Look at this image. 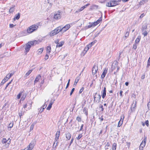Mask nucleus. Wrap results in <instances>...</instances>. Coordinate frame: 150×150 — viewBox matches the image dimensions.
Instances as JSON below:
<instances>
[{
  "label": "nucleus",
  "instance_id": "a211bd4d",
  "mask_svg": "<svg viewBox=\"0 0 150 150\" xmlns=\"http://www.w3.org/2000/svg\"><path fill=\"white\" fill-rule=\"evenodd\" d=\"M100 22V21L98 20L92 23L93 27L97 25Z\"/></svg>",
  "mask_w": 150,
  "mask_h": 150
},
{
  "label": "nucleus",
  "instance_id": "7ed1b4c3",
  "mask_svg": "<svg viewBox=\"0 0 150 150\" xmlns=\"http://www.w3.org/2000/svg\"><path fill=\"white\" fill-rule=\"evenodd\" d=\"M118 5V4H116L114 0L110 1L109 2H107L106 4V6L108 7H112Z\"/></svg>",
  "mask_w": 150,
  "mask_h": 150
},
{
  "label": "nucleus",
  "instance_id": "72a5a7b5",
  "mask_svg": "<svg viewBox=\"0 0 150 150\" xmlns=\"http://www.w3.org/2000/svg\"><path fill=\"white\" fill-rule=\"evenodd\" d=\"M147 28V26L146 25H143L142 29V31L145 30Z\"/></svg>",
  "mask_w": 150,
  "mask_h": 150
},
{
  "label": "nucleus",
  "instance_id": "39448f33",
  "mask_svg": "<svg viewBox=\"0 0 150 150\" xmlns=\"http://www.w3.org/2000/svg\"><path fill=\"white\" fill-rule=\"evenodd\" d=\"M100 94H97V93H96L94 97V102L96 103H98L100 101Z\"/></svg>",
  "mask_w": 150,
  "mask_h": 150
},
{
  "label": "nucleus",
  "instance_id": "37998d69",
  "mask_svg": "<svg viewBox=\"0 0 150 150\" xmlns=\"http://www.w3.org/2000/svg\"><path fill=\"white\" fill-rule=\"evenodd\" d=\"M76 120L79 122H81V119L80 117L78 116L76 118Z\"/></svg>",
  "mask_w": 150,
  "mask_h": 150
},
{
  "label": "nucleus",
  "instance_id": "3c124183",
  "mask_svg": "<svg viewBox=\"0 0 150 150\" xmlns=\"http://www.w3.org/2000/svg\"><path fill=\"white\" fill-rule=\"evenodd\" d=\"M54 100H55V99H51L50 101V103L49 104H51V105H52L53 103V102L54 101Z\"/></svg>",
  "mask_w": 150,
  "mask_h": 150
},
{
  "label": "nucleus",
  "instance_id": "c9c22d12",
  "mask_svg": "<svg viewBox=\"0 0 150 150\" xmlns=\"http://www.w3.org/2000/svg\"><path fill=\"white\" fill-rule=\"evenodd\" d=\"M7 142H7V144H5V146L6 147H8V146L9 145V144H10V143L11 142V139L9 138L7 140Z\"/></svg>",
  "mask_w": 150,
  "mask_h": 150
},
{
  "label": "nucleus",
  "instance_id": "0e129e2a",
  "mask_svg": "<svg viewBox=\"0 0 150 150\" xmlns=\"http://www.w3.org/2000/svg\"><path fill=\"white\" fill-rule=\"evenodd\" d=\"M84 88L83 87H82L81 88L80 90L79 91V93H81L83 91V90Z\"/></svg>",
  "mask_w": 150,
  "mask_h": 150
},
{
  "label": "nucleus",
  "instance_id": "13d9d810",
  "mask_svg": "<svg viewBox=\"0 0 150 150\" xmlns=\"http://www.w3.org/2000/svg\"><path fill=\"white\" fill-rule=\"evenodd\" d=\"M122 93L123 91L122 90L120 91V95L121 98H122Z\"/></svg>",
  "mask_w": 150,
  "mask_h": 150
},
{
  "label": "nucleus",
  "instance_id": "0eeeda50",
  "mask_svg": "<svg viewBox=\"0 0 150 150\" xmlns=\"http://www.w3.org/2000/svg\"><path fill=\"white\" fill-rule=\"evenodd\" d=\"M70 25L69 24H67L63 27H62L61 26L62 31L63 32H66L67 30H68L70 28Z\"/></svg>",
  "mask_w": 150,
  "mask_h": 150
},
{
  "label": "nucleus",
  "instance_id": "864d4df0",
  "mask_svg": "<svg viewBox=\"0 0 150 150\" xmlns=\"http://www.w3.org/2000/svg\"><path fill=\"white\" fill-rule=\"evenodd\" d=\"M74 90H75V88H73L71 90V91L70 93V96H71L72 95V94L73 93V92H74Z\"/></svg>",
  "mask_w": 150,
  "mask_h": 150
},
{
  "label": "nucleus",
  "instance_id": "2eb2a0df",
  "mask_svg": "<svg viewBox=\"0 0 150 150\" xmlns=\"http://www.w3.org/2000/svg\"><path fill=\"white\" fill-rule=\"evenodd\" d=\"M41 76L40 75H38L36 77L35 81L34 83H36L38 82L39 80L40 79Z\"/></svg>",
  "mask_w": 150,
  "mask_h": 150
},
{
  "label": "nucleus",
  "instance_id": "a19ab883",
  "mask_svg": "<svg viewBox=\"0 0 150 150\" xmlns=\"http://www.w3.org/2000/svg\"><path fill=\"white\" fill-rule=\"evenodd\" d=\"M52 105H51V104H49V105H48V107L46 108V109L47 110H50V109L52 107Z\"/></svg>",
  "mask_w": 150,
  "mask_h": 150
},
{
  "label": "nucleus",
  "instance_id": "dca6fc26",
  "mask_svg": "<svg viewBox=\"0 0 150 150\" xmlns=\"http://www.w3.org/2000/svg\"><path fill=\"white\" fill-rule=\"evenodd\" d=\"M98 6V5L93 4L90 6V9L91 10H93L95 9H97Z\"/></svg>",
  "mask_w": 150,
  "mask_h": 150
},
{
  "label": "nucleus",
  "instance_id": "603ef678",
  "mask_svg": "<svg viewBox=\"0 0 150 150\" xmlns=\"http://www.w3.org/2000/svg\"><path fill=\"white\" fill-rule=\"evenodd\" d=\"M122 124V122H120V121H119L118 123V125H117L118 127H120Z\"/></svg>",
  "mask_w": 150,
  "mask_h": 150
},
{
  "label": "nucleus",
  "instance_id": "338daca9",
  "mask_svg": "<svg viewBox=\"0 0 150 150\" xmlns=\"http://www.w3.org/2000/svg\"><path fill=\"white\" fill-rule=\"evenodd\" d=\"M121 0H114L116 4H118V2H120Z\"/></svg>",
  "mask_w": 150,
  "mask_h": 150
},
{
  "label": "nucleus",
  "instance_id": "c756f323",
  "mask_svg": "<svg viewBox=\"0 0 150 150\" xmlns=\"http://www.w3.org/2000/svg\"><path fill=\"white\" fill-rule=\"evenodd\" d=\"M8 80V79H6V78H4L2 80L1 83L0 85H3L4 83Z\"/></svg>",
  "mask_w": 150,
  "mask_h": 150
},
{
  "label": "nucleus",
  "instance_id": "5701e85b",
  "mask_svg": "<svg viewBox=\"0 0 150 150\" xmlns=\"http://www.w3.org/2000/svg\"><path fill=\"white\" fill-rule=\"evenodd\" d=\"M32 71V70H29L27 72L24 76V77L25 78L29 76L30 74L31 73Z\"/></svg>",
  "mask_w": 150,
  "mask_h": 150
},
{
  "label": "nucleus",
  "instance_id": "a878e982",
  "mask_svg": "<svg viewBox=\"0 0 150 150\" xmlns=\"http://www.w3.org/2000/svg\"><path fill=\"white\" fill-rule=\"evenodd\" d=\"M56 34H57L56 32H55V31H54V30L51 32L50 33V35L51 36H53L56 35Z\"/></svg>",
  "mask_w": 150,
  "mask_h": 150
},
{
  "label": "nucleus",
  "instance_id": "f3484780",
  "mask_svg": "<svg viewBox=\"0 0 150 150\" xmlns=\"http://www.w3.org/2000/svg\"><path fill=\"white\" fill-rule=\"evenodd\" d=\"M46 53L48 54H49L51 51V47L50 46H48L47 47Z\"/></svg>",
  "mask_w": 150,
  "mask_h": 150
},
{
  "label": "nucleus",
  "instance_id": "bf43d9fd",
  "mask_svg": "<svg viewBox=\"0 0 150 150\" xmlns=\"http://www.w3.org/2000/svg\"><path fill=\"white\" fill-rule=\"evenodd\" d=\"M145 15V14H144V13H143L142 14H141V16H140L139 18H143L144 16Z\"/></svg>",
  "mask_w": 150,
  "mask_h": 150
},
{
  "label": "nucleus",
  "instance_id": "09e8293b",
  "mask_svg": "<svg viewBox=\"0 0 150 150\" xmlns=\"http://www.w3.org/2000/svg\"><path fill=\"white\" fill-rule=\"evenodd\" d=\"M137 48V45L136 44H134L133 45L132 48L134 50H136Z\"/></svg>",
  "mask_w": 150,
  "mask_h": 150
},
{
  "label": "nucleus",
  "instance_id": "bb28decb",
  "mask_svg": "<svg viewBox=\"0 0 150 150\" xmlns=\"http://www.w3.org/2000/svg\"><path fill=\"white\" fill-rule=\"evenodd\" d=\"M142 34L143 35L144 37L146 36L147 35V32L146 30L142 31Z\"/></svg>",
  "mask_w": 150,
  "mask_h": 150
},
{
  "label": "nucleus",
  "instance_id": "aec40b11",
  "mask_svg": "<svg viewBox=\"0 0 150 150\" xmlns=\"http://www.w3.org/2000/svg\"><path fill=\"white\" fill-rule=\"evenodd\" d=\"M88 108L86 107H84L83 109V112L84 113L86 114V115L87 116L88 114Z\"/></svg>",
  "mask_w": 150,
  "mask_h": 150
},
{
  "label": "nucleus",
  "instance_id": "f8f14e48",
  "mask_svg": "<svg viewBox=\"0 0 150 150\" xmlns=\"http://www.w3.org/2000/svg\"><path fill=\"white\" fill-rule=\"evenodd\" d=\"M62 29H61V26H59L56 28L54 30V31H55V32H56V34H57L60 31H62Z\"/></svg>",
  "mask_w": 150,
  "mask_h": 150
},
{
  "label": "nucleus",
  "instance_id": "e2e57ef3",
  "mask_svg": "<svg viewBox=\"0 0 150 150\" xmlns=\"http://www.w3.org/2000/svg\"><path fill=\"white\" fill-rule=\"evenodd\" d=\"M21 93H20L17 95V98L18 99H19L21 96Z\"/></svg>",
  "mask_w": 150,
  "mask_h": 150
},
{
  "label": "nucleus",
  "instance_id": "680f3d73",
  "mask_svg": "<svg viewBox=\"0 0 150 150\" xmlns=\"http://www.w3.org/2000/svg\"><path fill=\"white\" fill-rule=\"evenodd\" d=\"M102 13H101V17L100 18L98 19L99 21H100V22L102 21Z\"/></svg>",
  "mask_w": 150,
  "mask_h": 150
},
{
  "label": "nucleus",
  "instance_id": "5fc2aeb1",
  "mask_svg": "<svg viewBox=\"0 0 150 150\" xmlns=\"http://www.w3.org/2000/svg\"><path fill=\"white\" fill-rule=\"evenodd\" d=\"M122 53V52L121 51H119V57H118V59H120V58L121 57V54Z\"/></svg>",
  "mask_w": 150,
  "mask_h": 150
},
{
  "label": "nucleus",
  "instance_id": "a18cd8bd",
  "mask_svg": "<svg viewBox=\"0 0 150 150\" xmlns=\"http://www.w3.org/2000/svg\"><path fill=\"white\" fill-rule=\"evenodd\" d=\"M82 136V135L81 134H80L79 135L78 137H76V139L77 140L79 139Z\"/></svg>",
  "mask_w": 150,
  "mask_h": 150
},
{
  "label": "nucleus",
  "instance_id": "ea45409f",
  "mask_svg": "<svg viewBox=\"0 0 150 150\" xmlns=\"http://www.w3.org/2000/svg\"><path fill=\"white\" fill-rule=\"evenodd\" d=\"M7 142V140L6 138H3L2 141V143L3 144L6 143Z\"/></svg>",
  "mask_w": 150,
  "mask_h": 150
},
{
  "label": "nucleus",
  "instance_id": "6e6552de",
  "mask_svg": "<svg viewBox=\"0 0 150 150\" xmlns=\"http://www.w3.org/2000/svg\"><path fill=\"white\" fill-rule=\"evenodd\" d=\"M98 70V66L96 64H95L93 66L92 70V72L93 74H95L97 72Z\"/></svg>",
  "mask_w": 150,
  "mask_h": 150
},
{
  "label": "nucleus",
  "instance_id": "412c9836",
  "mask_svg": "<svg viewBox=\"0 0 150 150\" xmlns=\"http://www.w3.org/2000/svg\"><path fill=\"white\" fill-rule=\"evenodd\" d=\"M79 77L78 76L77 77L76 79H75L74 83V86H76V85L77 83H78V81H79Z\"/></svg>",
  "mask_w": 150,
  "mask_h": 150
},
{
  "label": "nucleus",
  "instance_id": "9b49d317",
  "mask_svg": "<svg viewBox=\"0 0 150 150\" xmlns=\"http://www.w3.org/2000/svg\"><path fill=\"white\" fill-rule=\"evenodd\" d=\"M108 71V69L105 68V69L103 72L101 76V78L102 79H103L105 76V75L107 73Z\"/></svg>",
  "mask_w": 150,
  "mask_h": 150
},
{
  "label": "nucleus",
  "instance_id": "58836bf2",
  "mask_svg": "<svg viewBox=\"0 0 150 150\" xmlns=\"http://www.w3.org/2000/svg\"><path fill=\"white\" fill-rule=\"evenodd\" d=\"M106 95V91H103V93L102 95V97L103 98H104Z\"/></svg>",
  "mask_w": 150,
  "mask_h": 150
},
{
  "label": "nucleus",
  "instance_id": "e433bc0d",
  "mask_svg": "<svg viewBox=\"0 0 150 150\" xmlns=\"http://www.w3.org/2000/svg\"><path fill=\"white\" fill-rule=\"evenodd\" d=\"M63 45L62 42L57 43V47H59L62 46Z\"/></svg>",
  "mask_w": 150,
  "mask_h": 150
},
{
  "label": "nucleus",
  "instance_id": "6e6d98bb",
  "mask_svg": "<svg viewBox=\"0 0 150 150\" xmlns=\"http://www.w3.org/2000/svg\"><path fill=\"white\" fill-rule=\"evenodd\" d=\"M13 123H10L9 124V125L8 126V127L9 128H11L13 127Z\"/></svg>",
  "mask_w": 150,
  "mask_h": 150
},
{
  "label": "nucleus",
  "instance_id": "6ab92c4d",
  "mask_svg": "<svg viewBox=\"0 0 150 150\" xmlns=\"http://www.w3.org/2000/svg\"><path fill=\"white\" fill-rule=\"evenodd\" d=\"M66 137L67 139L68 140H69L71 138V134L69 133H67L66 134Z\"/></svg>",
  "mask_w": 150,
  "mask_h": 150
},
{
  "label": "nucleus",
  "instance_id": "f03ea898",
  "mask_svg": "<svg viewBox=\"0 0 150 150\" xmlns=\"http://www.w3.org/2000/svg\"><path fill=\"white\" fill-rule=\"evenodd\" d=\"M38 26L36 25H33L29 27L27 30V32L28 33H31L36 30Z\"/></svg>",
  "mask_w": 150,
  "mask_h": 150
},
{
  "label": "nucleus",
  "instance_id": "c85d7f7f",
  "mask_svg": "<svg viewBox=\"0 0 150 150\" xmlns=\"http://www.w3.org/2000/svg\"><path fill=\"white\" fill-rule=\"evenodd\" d=\"M140 39L141 37L140 36H138L135 40V42L136 43H138L140 41Z\"/></svg>",
  "mask_w": 150,
  "mask_h": 150
},
{
  "label": "nucleus",
  "instance_id": "c03bdc74",
  "mask_svg": "<svg viewBox=\"0 0 150 150\" xmlns=\"http://www.w3.org/2000/svg\"><path fill=\"white\" fill-rule=\"evenodd\" d=\"M145 3V0H143L140 1L139 4L140 5L144 4Z\"/></svg>",
  "mask_w": 150,
  "mask_h": 150
},
{
  "label": "nucleus",
  "instance_id": "8fccbe9b",
  "mask_svg": "<svg viewBox=\"0 0 150 150\" xmlns=\"http://www.w3.org/2000/svg\"><path fill=\"white\" fill-rule=\"evenodd\" d=\"M11 76L10 75V74H8L6 76L5 78H6V79H8V80L9 79L10 77Z\"/></svg>",
  "mask_w": 150,
  "mask_h": 150
},
{
  "label": "nucleus",
  "instance_id": "49530a36",
  "mask_svg": "<svg viewBox=\"0 0 150 150\" xmlns=\"http://www.w3.org/2000/svg\"><path fill=\"white\" fill-rule=\"evenodd\" d=\"M34 126V124H32L30 127V131H31L33 129Z\"/></svg>",
  "mask_w": 150,
  "mask_h": 150
},
{
  "label": "nucleus",
  "instance_id": "9d476101",
  "mask_svg": "<svg viewBox=\"0 0 150 150\" xmlns=\"http://www.w3.org/2000/svg\"><path fill=\"white\" fill-rule=\"evenodd\" d=\"M136 107V102H134L132 104L131 107V110L132 112L134 111L135 110V108Z\"/></svg>",
  "mask_w": 150,
  "mask_h": 150
},
{
  "label": "nucleus",
  "instance_id": "20e7f679",
  "mask_svg": "<svg viewBox=\"0 0 150 150\" xmlns=\"http://www.w3.org/2000/svg\"><path fill=\"white\" fill-rule=\"evenodd\" d=\"M61 13L59 11H58L54 13V18L56 20L60 19L61 17Z\"/></svg>",
  "mask_w": 150,
  "mask_h": 150
},
{
  "label": "nucleus",
  "instance_id": "cd10ccee",
  "mask_svg": "<svg viewBox=\"0 0 150 150\" xmlns=\"http://www.w3.org/2000/svg\"><path fill=\"white\" fill-rule=\"evenodd\" d=\"M20 16V14L19 13H18L17 14H16L15 15V17L14 18V19H16L17 20L18 19Z\"/></svg>",
  "mask_w": 150,
  "mask_h": 150
},
{
  "label": "nucleus",
  "instance_id": "4c0bfd02",
  "mask_svg": "<svg viewBox=\"0 0 150 150\" xmlns=\"http://www.w3.org/2000/svg\"><path fill=\"white\" fill-rule=\"evenodd\" d=\"M90 47H89V46H88V45L85 47L84 50V51L87 52Z\"/></svg>",
  "mask_w": 150,
  "mask_h": 150
},
{
  "label": "nucleus",
  "instance_id": "4468645a",
  "mask_svg": "<svg viewBox=\"0 0 150 150\" xmlns=\"http://www.w3.org/2000/svg\"><path fill=\"white\" fill-rule=\"evenodd\" d=\"M60 134V131H57L56 132L55 135V140L56 141H57L59 139V136Z\"/></svg>",
  "mask_w": 150,
  "mask_h": 150
},
{
  "label": "nucleus",
  "instance_id": "79ce46f5",
  "mask_svg": "<svg viewBox=\"0 0 150 150\" xmlns=\"http://www.w3.org/2000/svg\"><path fill=\"white\" fill-rule=\"evenodd\" d=\"M124 118V115H123V116H122L121 117L120 120L119 121H120V122H121L122 123H123V120Z\"/></svg>",
  "mask_w": 150,
  "mask_h": 150
},
{
  "label": "nucleus",
  "instance_id": "7c9ffc66",
  "mask_svg": "<svg viewBox=\"0 0 150 150\" xmlns=\"http://www.w3.org/2000/svg\"><path fill=\"white\" fill-rule=\"evenodd\" d=\"M117 147V144L115 143H114L113 144L112 149L116 150Z\"/></svg>",
  "mask_w": 150,
  "mask_h": 150
},
{
  "label": "nucleus",
  "instance_id": "423d86ee",
  "mask_svg": "<svg viewBox=\"0 0 150 150\" xmlns=\"http://www.w3.org/2000/svg\"><path fill=\"white\" fill-rule=\"evenodd\" d=\"M30 42H28L25 45V52L26 54L28 52H29L30 50L32 45L30 44Z\"/></svg>",
  "mask_w": 150,
  "mask_h": 150
},
{
  "label": "nucleus",
  "instance_id": "1a4fd4ad",
  "mask_svg": "<svg viewBox=\"0 0 150 150\" xmlns=\"http://www.w3.org/2000/svg\"><path fill=\"white\" fill-rule=\"evenodd\" d=\"M146 137L145 138H144V141H142V143L141 144L140 146V150H142L144 147L146 141Z\"/></svg>",
  "mask_w": 150,
  "mask_h": 150
},
{
  "label": "nucleus",
  "instance_id": "ddd939ff",
  "mask_svg": "<svg viewBox=\"0 0 150 150\" xmlns=\"http://www.w3.org/2000/svg\"><path fill=\"white\" fill-rule=\"evenodd\" d=\"M33 144L30 143L29 144L28 147L25 148V150H31L33 148Z\"/></svg>",
  "mask_w": 150,
  "mask_h": 150
},
{
  "label": "nucleus",
  "instance_id": "2f4dec72",
  "mask_svg": "<svg viewBox=\"0 0 150 150\" xmlns=\"http://www.w3.org/2000/svg\"><path fill=\"white\" fill-rule=\"evenodd\" d=\"M96 42V40H95L94 41H93L92 42H91V43H90V44H89L88 45V46H89V47H91L93 45H94Z\"/></svg>",
  "mask_w": 150,
  "mask_h": 150
},
{
  "label": "nucleus",
  "instance_id": "f257e3e1",
  "mask_svg": "<svg viewBox=\"0 0 150 150\" xmlns=\"http://www.w3.org/2000/svg\"><path fill=\"white\" fill-rule=\"evenodd\" d=\"M118 62L117 61H114L112 64V71L115 70L116 72H114L115 74L116 72H117L120 69L118 65Z\"/></svg>",
  "mask_w": 150,
  "mask_h": 150
},
{
  "label": "nucleus",
  "instance_id": "393cba45",
  "mask_svg": "<svg viewBox=\"0 0 150 150\" xmlns=\"http://www.w3.org/2000/svg\"><path fill=\"white\" fill-rule=\"evenodd\" d=\"M29 42L30 43V44L32 45H33L37 43V41L36 40L30 41V42Z\"/></svg>",
  "mask_w": 150,
  "mask_h": 150
},
{
  "label": "nucleus",
  "instance_id": "f704fd0d",
  "mask_svg": "<svg viewBox=\"0 0 150 150\" xmlns=\"http://www.w3.org/2000/svg\"><path fill=\"white\" fill-rule=\"evenodd\" d=\"M47 106V105H46V106H45V105H43V106H42V109L41 108L40 109V110L39 111V112L40 113H42L43 110L45 108L46 106Z\"/></svg>",
  "mask_w": 150,
  "mask_h": 150
},
{
  "label": "nucleus",
  "instance_id": "774afa93",
  "mask_svg": "<svg viewBox=\"0 0 150 150\" xmlns=\"http://www.w3.org/2000/svg\"><path fill=\"white\" fill-rule=\"evenodd\" d=\"M14 26L13 24H10L9 26L10 28H12Z\"/></svg>",
  "mask_w": 150,
  "mask_h": 150
},
{
  "label": "nucleus",
  "instance_id": "69168bd1",
  "mask_svg": "<svg viewBox=\"0 0 150 150\" xmlns=\"http://www.w3.org/2000/svg\"><path fill=\"white\" fill-rule=\"evenodd\" d=\"M84 8L83 7V6L81 7L79 9V11H80V12L82 11V10H83V9H84Z\"/></svg>",
  "mask_w": 150,
  "mask_h": 150
},
{
  "label": "nucleus",
  "instance_id": "052dcab7",
  "mask_svg": "<svg viewBox=\"0 0 150 150\" xmlns=\"http://www.w3.org/2000/svg\"><path fill=\"white\" fill-rule=\"evenodd\" d=\"M48 57H49V56L48 55H47V54L45 55V60H47L48 59Z\"/></svg>",
  "mask_w": 150,
  "mask_h": 150
},
{
  "label": "nucleus",
  "instance_id": "4d7b16f0",
  "mask_svg": "<svg viewBox=\"0 0 150 150\" xmlns=\"http://www.w3.org/2000/svg\"><path fill=\"white\" fill-rule=\"evenodd\" d=\"M146 124L147 127L149 126V121L148 120H146L145 122V125Z\"/></svg>",
  "mask_w": 150,
  "mask_h": 150
},
{
  "label": "nucleus",
  "instance_id": "473e14b6",
  "mask_svg": "<svg viewBox=\"0 0 150 150\" xmlns=\"http://www.w3.org/2000/svg\"><path fill=\"white\" fill-rule=\"evenodd\" d=\"M43 48H42L39 49L38 50V54H41L43 52Z\"/></svg>",
  "mask_w": 150,
  "mask_h": 150
},
{
  "label": "nucleus",
  "instance_id": "b1692460",
  "mask_svg": "<svg viewBox=\"0 0 150 150\" xmlns=\"http://www.w3.org/2000/svg\"><path fill=\"white\" fill-rule=\"evenodd\" d=\"M91 27H93L92 23H89V25L84 28L85 30H86Z\"/></svg>",
  "mask_w": 150,
  "mask_h": 150
},
{
  "label": "nucleus",
  "instance_id": "4be33fe9",
  "mask_svg": "<svg viewBox=\"0 0 150 150\" xmlns=\"http://www.w3.org/2000/svg\"><path fill=\"white\" fill-rule=\"evenodd\" d=\"M14 6H13L11 7L9 10V12L10 13H13V12L14 10Z\"/></svg>",
  "mask_w": 150,
  "mask_h": 150
},
{
  "label": "nucleus",
  "instance_id": "de8ad7c7",
  "mask_svg": "<svg viewBox=\"0 0 150 150\" xmlns=\"http://www.w3.org/2000/svg\"><path fill=\"white\" fill-rule=\"evenodd\" d=\"M129 35V33L128 32H126L125 35V37L126 38L128 37Z\"/></svg>",
  "mask_w": 150,
  "mask_h": 150
}]
</instances>
